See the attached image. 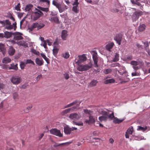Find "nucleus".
Returning a JSON list of instances; mask_svg holds the SVG:
<instances>
[{
  "instance_id": "obj_1",
  "label": "nucleus",
  "mask_w": 150,
  "mask_h": 150,
  "mask_svg": "<svg viewBox=\"0 0 150 150\" xmlns=\"http://www.w3.org/2000/svg\"><path fill=\"white\" fill-rule=\"evenodd\" d=\"M100 113L103 115L98 117L99 120L101 122L106 121L108 118L111 120L113 119L114 117L113 112H112L111 114H110L108 112L105 111L101 110L100 112Z\"/></svg>"
},
{
  "instance_id": "obj_2",
  "label": "nucleus",
  "mask_w": 150,
  "mask_h": 150,
  "mask_svg": "<svg viewBox=\"0 0 150 150\" xmlns=\"http://www.w3.org/2000/svg\"><path fill=\"white\" fill-rule=\"evenodd\" d=\"M52 4L55 6L59 10V11L60 13H62L65 10L67 9V6L66 5L62 6L59 3H58L55 0H53L52 1Z\"/></svg>"
},
{
  "instance_id": "obj_3",
  "label": "nucleus",
  "mask_w": 150,
  "mask_h": 150,
  "mask_svg": "<svg viewBox=\"0 0 150 150\" xmlns=\"http://www.w3.org/2000/svg\"><path fill=\"white\" fill-rule=\"evenodd\" d=\"M22 81V79L17 76H14L11 79V81L15 85H17L20 83Z\"/></svg>"
},
{
  "instance_id": "obj_4",
  "label": "nucleus",
  "mask_w": 150,
  "mask_h": 150,
  "mask_svg": "<svg viewBox=\"0 0 150 150\" xmlns=\"http://www.w3.org/2000/svg\"><path fill=\"white\" fill-rule=\"evenodd\" d=\"M91 53L92 54L94 62V67H98L97 63L98 60L97 52L96 51H92Z\"/></svg>"
},
{
  "instance_id": "obj_5",
  "label": "nucleus",
  "mask_w": 150,
  "mask_h": 150,
  "mask_svg": "<svg viewBox=\"0 0 150 150\" xmlns=\"http://www.w3.org/2000/svg\"><path fill=\"white\" fill-rule=\"evenodd\" d=\"M92 64L90 63L88 65H81L79 67L78 70L81 71L87 70L92 67Z\"/></svg>"
},
{
  "instance_id": "obj_6",
  "label": "nucleus",
  "mask_w": 150,
  "mask_h": 150,
  "mask_svg": "<svg viewBox=\"0 0 150 150\" xmlns=\"http://www.w3.org/2000/svg\"><path fill=\"white\" fill-rule=\"evenodd\" d=\"M50 133L52 134L59 137H62V134L61 133L60 130L55 129H52L50 130Z\"/></svg>"
},
{
  "instance_id": "obj_7",
  "label": "nucleus",
  "mask_w": 150,
  "mask_h": 150,
  "mask_svg": "<svg viewBox=\"0 0 150 150\" xmlns=\"http://www.w3.org/2000/svg\"><path fill=\"white\" fill-rule=\"evenodd\" d=\"M122 38V34H116L114 38V40L116 41L119 45H120Z\"/></svg>"
},
{
  "instance_id": "obj_8",
  "label": "nucleus",
  "mask_w": 150,
  "mask_h": 150,
  "mask_svg": "<svg viewBox=\"0 0 150 150\" xmlns=\"http://www.w3.org/2000/svg\"><path fill=\"white\" fill-rule=\"evenodd\" d=\"M22 35V33L19 32L14 33L13 35H14L13 38L15 40H22L23 38L21 35Z\"/></svg>"
},
{
  "instance_id": "obj_9",
  "label": "nucleus",
  "mask_w": 150,
  "mask_h": 150,
  "mask_svg": "<svg viewBox=\"0 0 150 150\" xmlns=\"http://www.w3.org/2000/svg\"><path fill=\"white\" fill-rule=\"evenodd\" d=\"M142 14V12L136 11L132 15V19L133 22L135 21L138 19L139 16Z\"/></svg>"
},
{
  "instance_id": "obj_10",
  "label": "nucleus",
  "mask_w": 150,
  "mask_h": 150,
  "mask_svg": "<svg viewBox=\"0 0 150 150\" xmlns=\"http://www.w3.org/2000/svg\"><path fill=\"white\" fill-rule=\"evenodd\" d=\"M79 57V59L78 61L76 62V63L78 65L80 63H82L86 61L87 59V57L84 54H83L81 55H79L78 56Z\"/></svg>"
},
{
  "instance_id": "obj_11",
  "label": "nucleus",
  "mask_w": 150,
  "mask_h": 150,
  "mask_svg": "<svg viewBox=\"0 0 150 150\" xmlns=\"http://www.w3.org/2000/svg\"><path fill=\"white\" fill-rule=\"evenodd\" d=\"M76 108V107H73L71 108H69L63 110L61 112V114L62 115H64L69 112L71 110L73 111Z\"/></svg>"
},
{
  "instance_id": "obj_12",
  "label": "nucleus",
  "mask_w": 150,
  "mask_h": 150,
  "mask_svg": "<svg viewBox=\"0 0 150 150\" xmlns=\"http://www.w3.org/2000/svg\"><path fill=\"white\" fill-rule=\"evenodd\" d=\"M89 120H86L85 121V122L88 124H93L94 123L95 121L94 118L91 115H90L89 116Z\"/></svg>"
},
{
  "instance_id": "obj_13",
  "label": "nucleus",
  "mask_w": 150,
  "mask_h": 150,
  "mask_svg": "<svg viewBox=\"0 0 150 150\" xmlns=\"http://www.w3.org/2000/svg\"><path fill=\"white\" fill-rule=\"evenodd\" d=\"M69 117L71 119L78 120L79 118L80 117L76 113H74L70 114Z\"/></svg>"
},
{
  "instance_id": "obj_14",
  "label": "nucleus",
  "mask_w": 150,
  "mask_h": 150,
  "mask_svg": "<svg viewBox=\"0 0 150 150\" xmlns=\"http://www.w3.org/2000/svg\"><path fill=\"white\" fill-rule=\"evenodd\" d=\"M15 52V50L12 46H10L9 47L8 50V53L10 55H13L14 54Z\"/></svg>"
},
{
  "instance_id": "obj_15",
  "label": "nucleus",
  "mask_w": 150,
  "mask_h": 150,
  "mask_svg": "<svg viewBox=\"0 0 150 150\" xmlns=\"http://www.w3.org/2000/svg\"><path fill=\"white\" fill-rule=\"evenodd\" d=\"M50 21L52 22H53L57 24L60 23L59 19L57 16H52L51 17L50 19Z\"/></svg>"
},
{
  "instance_id": "obj_16",
  "label": "nucleus",
  "mask_w": 150,
  "mask_h": 150,
  "mask_svg": "<svg viewBox=\"0 0 150 150\" xmlns=\"http://www.w3.org/2000/svg\"><path fill=\"white\" fill-rule=\"evenodd\" d=\"M6 51V49L4 44L0 43V52H2L3 54H5Z\"/></svg>"
},
{
  "instance_id": "obj_17",
  "label": "nucleus",
  "mask_w": 150,
  "mask_h": 150,
  "mask_svg": "<svg viewBox=\"0 0 150 150\" xmlns=\"http://www.w3.org/2000/svg\"><path fill=\"white\" fill-rule=\"evenodd\" d=\"M17 44L18 45L22 46L26 48L28 47V44L24 41H22L18 42Z\"/></svg>"
},
{
  "instance_id": "obj_18",
  "label": "nucleus",
  "mask_w": 150,
  "mask_h": 150,
  "mask_svg": "<svg viewBox=\"0 0 150 150\" xmlns=\"http://www.w3.org/2000/svg\"><path fill=\"white\" fill-rule=\"evenodd\" d=\"M79 4L78 2V0H75V1L74 2L73 5H76V6H74L72 8V11H74L75 13H78L79 11V10L77 8V6Z\"/></svg>"
},
{
  "instance_id": "obj_19",
  "label": "nucleus",
  "mask_w": 150,
  "mask_h": 150,
  "mask_svg": "<svg viewBox=\"0 0 150 150\" xmlns=\"http://www.w3.org/2000/svg\"><path fill=\"white\" fill-rule=\"evenodd\" d=\"M14 33L11 32H9L8 31H5L4 33V38H9L11 37L12 35H13Z\"/></svg>"
},
{
  "instance_id": "obj_20",
  "label": "nucleus",
  "mask_w": 150,
  "mask_h": 150,
  "mask_svg": "<svg viewBox=\"0 0 150 150\" xmlns=\"http://www.w3.org/2000/svg\"><path fill=\"white\" fill-rule=\"evenodd\" d=\"M113 119V122L115 124H119L122 122H123L125 120L124 119H119L118 118H117V117H115L114 116Z\"/></svg>"
},
{
  "instance_id": "obj_21",
  "label": "nucleus",
  "mask_w": 150,
  "mask_h": 150,
  "mask_svg": "<svg viewBox=\"0 0 150 150\" xmlns=\"http://www.w3.org/2000/svg\"><path fill=\"white\" fill-rule=\"evenodd\" d=\"M67 33V31L65 30H64L62 31L61 37L63 40H66V38L68 35Z\"/></svg>"
},
{
  "instance_id": "obj_22",
  "label": "nucleus",
  "mask_w": 150,
  "mask_h": 150,
  "mask_svg": "<svg viewBox=\"0 0 150 150\" xmlns=\"http://www.w3.org/2000/svg\"><path fill=\"white\" fill-rule=\"evenodd\" d=\"M36 64L39 66L42 65L43 64V61L42 59L37 58L35 59Z\"/></svg>"
},
{
  "instance_id": "obj_23",
  "label": "nucleus",
  "mask_w": 150,
  "mask_h": 150,
  "mask_svg": "<svg viewBox=\"0 0 150 150\" xmlns=\"http://www.w3.org/2000/svg\"><path fill=\"white\" fill-rule=\"evenodd\" d=\"M114 45V43L113 42H110L106 45L105 48L107 50L110 51V50L112 48Z\"/></svg>"
},
{
  "instance_id": "obj_24",
  "label": "nucleus",
  "mask_w": 150,
  "mask_h": 150,
  "mask_svg": "<svg viewBox=\"0 0 150 150\" xmlns=\"http://www.w3.org/2000/svg\"><path fill=\"white\" fill-rule=\"evenodd\" d=\"M64 131L65 134H69L71 132V128L66 127L64 128Z\"/></svg>"
},
{
  "instance_id": "obj_25",
  "label": "nucleus",
  "mask_w": 150,
  "mask_h": 150,
  "mask_svg": "<svg viewBox=\"0 0 150 150\" xmlns=\"http://www.w3.org/2000/svg\"><path fill=\"white\" fill-rule=\"evenodd\" d=\"M115 82V80L113 79H107L104 81L103 83L104 84H107L109 83H114Z\"/></svg>"
},
{
  "instance_id": "obj_26",
  "label": "nucleus",
  "mask_w": 150,
  "mask_h": 150,
  "mask_svg": "<svg viewBox=\"0 0 150 150\" xmlns=\"http://www.w3.org/2000/svg\"><path fill=\"white\" fill-rule=\"evenodd\" d=\"M33 6L31 4H28L26 6L25 9L26 11H30L33 8Z\"/></svg>"
},
{
  "instance_id": "obj_27",
  "label": "nucleus",
  "mask_w": 150,
  "mask_h": 150,
  "mask_svg": "<svg viewBox=\"0 0 150 150\" xmlns=\"http://www.w3.org/2000/svg\"><path fill=\"white\" fill-rule=\"evenodd\" d=\"M37 30H39L41 28H42L45 26V25L41 23H37Z\"/></svg>"
},
{
  "instance_id": "obj_28",
  "label": "nucleus",
  "mask_w": 150,
  "mask_h": 150,
  "mask_svg": "<svg viewBox=\"0 0 150 150\" xmlns=\"http://www.w3.org/2000/svg\"><path fill=\"white\" fill-rule=\"evenodd\" d=\"M11 59L8 57H4L2 60V62L3 63L7 64L9 63L11 61Z\"/></svg>"
},
{
  "instance_id": "obj_29",
  "label": "nucleus",
  "mask_w": 150,
  "mask_h": 150,
  "mask_svg": "<svg viewBox=\"0 0 150 150\" xmlns=\"http://www.w3.org/2000/svg\"><path fill=\"white\" fill-rule=\"evenodd\" d=\"M98 82L96 80H92L90 83L89 86L90 87L96 86Z\"/></svg>"
},
{
  "instance_id": "obj_30",
  "label": "nucleus",
  "mask_w": 150,
  "mask_h": 150,
  "mask_svg": "<svg viewBox=\"0 0 150 150\" xmlns=\"http://www.w3.org/2000/svg\"><path fill=\"white\" fill-rule=\"evenodd\" d=\"M17 64H16L14 65L13 64H11L10 66H9V69H13L15 70H17L18 69L17 67Z\"/></svg>"
},
{
  "instance_id": "obj_31",
  "label": "nucleus",
  "mask_w": 150,
  "mask_h": 150,
  "mask_svg": "<svg viewBox=\"0 0 150 150\" xmlns=\"http://www.w3.org/2000/svg\"><path fill=\"white\" fill-rule=\"evenodd\" d=\"M37 23H33L32 25L29 27L28 29L31 31H32L33 29L35 28H37Z\"/></svg>"
},
{
  "instance_id": "obj_32",
  "label": "nucleus",
  "mask_w": 150,
  "mask_h": 150,
  "mask_svg": "<svg viewBox=\"0 0 150 150\" xmlns=\"http://www.w3.org/2000/svg\"><path fill=\"white\" fill-rule=\"evenodd\" d=\"M146 25L144 24L140 25L138 28V30L139 31L141 32L144 30L145 28Z\"/></svg>"
},
{
  "instance_id": "obj_33",
  "label": "nucleus",
  "mask_w": 150,
  "mask_h": 150,
  "mask_svg": "<svg viewBox=\"0 0 150 150\" xmlns=\"http://www.w3.org/2000/svg\"><path fill=\"white\" fill-rule=\"evenodd\" d=\"M41 56L43 58V59L45 60L47 64L50 63L49 59L43 53H41L40 54Z\"/></svg>"
},
{
  "instance_id": "obj_34",
  "label": "nucleus",
  "mask_w": 150,
  "mask_h": 150,
  "mask_svg": "<svg viewBox=\"0 0 150 150\" xmlns=\"http://www.w3.org/2000/svg\"><path fill=\"white\" fill-rule=\"evenodd\" d=\"M35 15L34 17V19L35 21L37 20L38 18H39L40 16V15L39 13L35 12H34Z\"/></svg>"
},
{
  "instance_id": "obj_35",
  "label": "nucleus",
  "mask_w": 150,
  "mask_h": 150,
  "mask_svg": "<svg viewBox=\"0 0 150 150\" xmlns=\"http://www.w3.org/2000/svg\"><path fill=\"white\" fill-rule=\"evenodd\" d=\"M52 50L54 55L55 56H56L59 51V49L57 48V47L54 46V48Z\"/></svg>"
},
{
  "instance_id": "obj_36",
  "label": "nucleus",
  "mask_w": 150,
  "mask_h": 150,
  "mask_svg": "<svg viewBox=\"0 0 150 150\" xmlns=\"http://www.w3.org/2000/svg\"><path fill=\"white\" fill-rule=\"evenodd\" d=\"M147 129V127L145 126L144 127H142L140 126H138V127L137 130H139L142 131L143 132L145 131Z\"/></svg>"
},
{
  "instance_id": "obj_37",
  "label": "nucleus",
  "mask_w": 150,
  "mask_h": 150,
  "mask_svg": "<svg viewBox=\"0 0 150 150\" xmlns=\"http://www.w3.org/2000/svg\"><path fill=\"white\" fill-rule=\"evenodd\" d=\"M38 8L40 10L43 11L47 12L49 11V8H44L40 6H38Z\"/></svg>"
},
{
  "instance_id": "obj_38",
  "label": "nucleus",
  "mask_w": 150,
  "mask_h": 150,
  "mask_svg": "<svg viewBox=\"0 0 150 150\" xmlns=\"http://www.w3.org/2000/svg\"><path fill=\"white\" fill-rule=\"evenodd\" d=\"M133 127L131 126L129 128L127 129L126 132L129 134H132L133 132Z\"/></svg>"
},
{
  "instance_id": "obj_39",
  "label": "nucleus",
  "mask_w": 150,
  "mask_h": 150,
  "mask_svg": "<svg viewBox=\"0 0 150 150\" xmlns=\"http://www.w3.org/2000/svg\"><path fill=\"white\" fill-rule=\"evenodd\" d=\"M119 54L118 53H116L115 54V57L113 59L112 61H113V62H117L119 60Z\"/></svg>"
},
{
  "instance_id": "obj_40",
  "label": "nucleus",
  "mask_w": 150,
  "mask_h": 150,
  "mask_svg": "<svg viewBox=\"0 0 150 150\" xmlns=\"http://www.w3.org/2000/svg\"><path fill=\"white\" fill-rule=\"evenodd\" d=\"M142 62L139 61V62L137 61H132L130 62V64L132 65L136 66L139 64V63H141Z\"/></svg>"
},
{
  "instance_id": "obj_41",
  "label": "nucleus",
  "mask_w": 150,
  "mask_h": 150,
  "mask_svg": "<svg viewBox=\"0 0 150 150\" xmlns=\"http://www.w3.org/2000/svg\"><path fill=\"white\" fill-rule=\"evenodd\" d=\"M40 2H42L43 3H46V6L49 7L50 6V2L48 0H40Z\"/></svg>"
},
{
  "instance_id": "obj_42",
  "label": "nucleus",
  "mask_w": 150,
  "mask_h": 150,
  "mask_svg": "<svg viewBox=\"0 0 150 150\" xmlns=\"http://www.w3.org/2000/svg\"><path fill=\"white\" fill-rule=\"evenodd\" d=\"M7 17L10 18L11 19H12L13 21H15V19L13 17L12 14L10 12H8L7 13Z\"/></svg>"
},
{
  "instance_id": "obj_43",
  "label": "nucleus",
  "mask_w": 150,
  "mask_h": 150,
  "mask_svg": "<svg viewBox=\"0 0 150 150\" xmlns=\"http://www.w3.org/2000/svg\"><path fill=\"white\" fill-rule=\"evenodd\" d=\"M112 71V70L111 69L109 68L108 69H105L104 70V73L105 74H108L110 73Z\"/></svg>"
},
{
  "instance_id": "obj_44",
  "label": "nucleus",
  "mask_w": 150,
  "mask_h": 150,
  "mask_svg": "<svg viewBox=\"0 0 150 150\" xmlns=\"http://www.w3.org/2000/svg\"><path fill=\"white\" fill-rule=\"evenodd\" d=\"M62 56L65 58L67 59L69 57V54L68 52H66L62 54Z\"/></svg>"
},
{
  "instance_id": "obj_45",
  "label": "nucleus",
  "mask_w": 150,
  "mask_h": 150,
  "mask_svg": "<svg viewBox=\"0 0 150 150\" xmlns=\"http://www.w3.org/2000/svg\"><path fill=\"white\" fill-rule=\"evenodd\" d=\"M26 63L23 62H21L20 64V66L21 69H23L25 66Z\"/></svg>"
},
{
  "instance_id": "obj_46",
  "label": "nucleus",
  "mask_w": 150,
  "mask_h": 150,
  "mask_svg": "<svg viewBox=\"0 0 150 150\" xmlns=\"http://www.w3.org/2000/svg\"><path fill=\"white\" fill-rule=\"evenodd\" d=\"M13 98L15 100L18 98V95L17 93L15 92L13 93Z\"/></svg>"
},
{
  "instance_id": "obj_47",
  "label": "nucleus",
  "mask_w": 150,
  "mask_h": 150,
  "mask_svg": "<svg viewBox=\"0 0 150 150\" xmlns=\"http://www.w3.org/2000/svg\"><path fill=\"white\" fill-rule=\"evenodd\" d=\"M66 144L65 143H63L61 144H58L56 143L53 145V146L54 147H57L59 146H62L65 145Z\"/></svg>"
},
{
  "instance_id": "obj_48",
  "label": "nucleus",
  "mask_w": 150,
  "mask_h": 150,
  "mask_svg": "<svg viewBox=\"0 0 150 150\" xmlns=\"http://www.w3.org/2000/svg\"><path fill=\"white\" fill-rule=\"evenodd\" d=\"M15 9L18 11H21L20 3H18V4L16 6H15Z\"/></svg>"
},
{
  "instance_id": "obj_49",
  "label": "nucleus",
  "mask_w": 150,
  "mask_h": 150,
  "mask_svg": "<svg viewBox=\"0 0 150 150\" xmlns=\"http://www.w3.org/2000/svg\"><path fill=\"white\" fill-rule=\"evenodd\" d=\"M13 28V25H9L8 26H6L5 27V28H6L8 29L11 30Z\"/></svg>"
},
{
  "instance_id": "obj_50",
  "label": "nucleus",
  "mask_w": 150,
  "mask_h": 150,
  "mask_svg": "<svg viewBox=\"0 0 150 150\" xmlns=\"http://www.w3.org/2000/svg\"><path fill=\"white\" fill-rule=\"evenodd\" d=\"M31 64L33 65L35 64L32 61L31 59H28L27 60L26 64Z\"/></svg>"
},
{
  "instance_id": "obj_51",
  "label": "nucleus",
  "mask_w": 150,
  "mask_h": 150,
  "mask_svg": "<svg viewBox=\"0 0 150 150\" xmlns=\"http://www.w3.org/2000/svg\"><path fill=\"white\" fill-rule=\"evenodd\" d=\"M2 67L3 69H9V65L4 64L2 66Z\"/></svg>"
},
{
  "instance_id": "obj_52",
  "label": "nucleus",
  "mask_w": 150,
  "mask_h": 150,
  "mask_svg": "<svg viewBox=\"0 0 150 150\" xmlns=\"http://www.w3.org/2000/svg\"><path fill=\"white\" fill-rule=\"evenodd\" d=\"M32 52L34 54H36L37 55H39L40 54L39 52L36 51V50L34 49H33L32 50Z\"/></svg>"
},
{
  "instance_id": "obj_53",
  "label": "nucleus",
  "mask_w": 150,
  "mask_h": 150,
  "mask_svg": "<svg viewBox=\"0 0 150 150\" xmlns=\"http://www.w3.org/2000/svg\"><path fill=\"white\" fill-rule=\"evenodd\" d=\"M28 86V85L27 84H24L23 85H22L20 87V88H21L25 89Z\"/></svg>"
},
{
  "instance_id": "obj_54",
  "label": "nucleus",
  "mask_w": 150,
  "mask_h": 150,
  "mask_svg": "<svg viewBox=\"0 0 150 150\" xmlns=\"http://www.w3.org/2000/svg\"><path fill=\"white\" fill-rule=\"evenodd\" d=\"M83 111L85 113L88 114L89 115H90L91 114V111L87 109H84Z\"/></svg>"
},
{
  "instance_id": "obj_55",
  "label": "nucleus",
  "mask_w": 150,
  "mask_h": 150,
  "mask_svg": "<svg viewBox=\"0 0 150 150\" xmlns=\"http://www.w3.org/2000/svg\"><path fill=\"white\" fill-rule=\"evenodd\" d=\"M43 42L44 44H41L40 45L41 46H43L44 48H45L46 49H47V43L46 42V41H45V42Z\"/></svg>"
},
{
  "instance_id": "obj_56",
  "label": "nucleus",
  "mask_w": 150,
  "mask_h": 150,
  "mask_svg": "<svg viewBox=\"0 0 150 150\" xmlns=\"http://www.w3.org/2000/svg\"><path fill=\"white\" fill-rule=\"evenodd\" d=\"M73 123L74 125H83V123H78V122H74V121H73Z\"/></svg>"
},
{
  "instance_id": "obj_57",
  "label": "nucleus",
  "mask_w": 150,
  "mask_h": 150,
  "mask_svg": "<svg viewBox=\"0 0 150 150\" xmlns=\"http://www.w3.org/2000/svg\"><path fill=\"white\" fill-rule=\"evenodd\" d=\"M120 64L118 63H115L112 64L111 65V66L112 67H115L117 66H119Z\"/></svg>"
},
{
  "instance_id": "obj_58",
  "label": "nucleus",
  "mask_w": 150,
  "mask_h": 150,
  "mask_svg": "<svg viewBox=\"0 0 150 150\" xmlns=\"http://www.w3.org/2000/svg\"><path fill=\"white\" fill-rule=\"evenodd\" d=\"M32 107L33 106L32 105H30V106H28L26 109L27 110L26 112H28L29 110L31 109L32 108Z\"/></svg>"
},
{
  "instance_id": "obj_59",
  "label": "nucleus",
  "mask_w": 150,
  "mask_h": 150,
  "mask_svg": "<svg viewBox=\"0 0 150 150\" xmlns=\"http://www.w3.org/2000/svg\"><path fill=\"white\" fill-rule=\"evenodd\" d=\"M111 11L113 13H116L118 12L119 10L117 8H113L112 9Z\"/></svg>"
},
{
  "instance_id": "obj_60",
  "label": "nucleus",
  "mask_w": 150,
  "mask_h": 150,
  "mask_svg": "<svg viewBox=\"0 0 150 150\" xmlns=\"http://www.w3.org/2000/svg\"><path fill=\"white\" fill-rule=\"evenodd\" d=\"M6 23L7 25H8L11 24V22L8 20H6L5 21V23Z\"/></svg>"
},
{
  "instance_id": "obj_61",
  "label": "nucleus",
  "mask_w": 150,
  "mask_h": 150,
  "mask_svg": "<svg viewBox=\"0 0 150 150\" xmlns=\"http://www.w3.org/2000/svg\"><path fill=\"white\" fill-rule=\"evenodd\" d=\"M25 20V18H23L22 20H21V21H20V27L21 28L23 22Z\"/></svg>"
},
{
  "instance_id": "obj_62",
  "label": "nucleus",
  "mask_w": 150,
  "mask_h": 150,
  "mask_svg": "<svg viewBox=\"0 0 150 150\" xmlns=\"http://www.w3.org/2000/svg\"><path fill=\"white\" fill-rule=\"evenodd\" d=\"M5 85L4 84L2 83H0V89H3L5 87Z\"/></svg>"
},
{
  "instance_id": "obj_63",
  "label": "nucleus",
  "mask_w": 150,
  "mask_h": 150,
  "mask_svg": "<svg viewBox=\"0 0 150 150\" xmlns=\"http://www.w3.org/2000/svg\"><path fill=\"white\" fill-rule=\"evenodd\" d=\"M144 44L145 45V46L146 47H147L149 46V45L148 42H143Z\"/></svg>"
},
{
  "instance_id": "obj_64",
  "label": "nucleus",
  "mask_w": 150,
  "mask_h": 150,
  "mask_svg": "<svg viewBox=\"0 0 150 150\" xmlns=\"http://www.w3.org/2000/svg\"><path fill=\"white\" fill-rule=\"evenodd\" d=\"M12 25H13V27H14V30H15L17 28L16 22H15L14 23H13Z\"/></svg>"
}]
</instances>
